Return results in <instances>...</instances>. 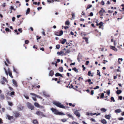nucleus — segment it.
I'll list each match as a JSON object with an SVG mask.
<instances>
[{
	"label": "nucleus",
	"instance_id": "obj_60",
	"mask_svg": "<svg viewBox=\"0 0 124 124\" xmlns=\"http://www.w3.org/2000/svg\"><path fill=\"white\" fill-rule=\"evenodd\" d=\"M82 67H83V70H84H84L85 69V67L83 65L82 66Z\"/></svg>",
	"mask_w": 124,
	"mask_h": 124
},
{
	"label": "nucleus",
	"instance_id": "obj_50",
	"mask_svg": "<svg viewBox=\"0 0 124 124\" xmlns=\"http://www.w3.org/2000/svg\"><path fill=\"white\" fill-rule=\"evenodd\" d=\"M107 94L108 95H109L110 93V90H109L108 91H107Z\"/></svg>",
	"mask_w": 124,
	"mask_h": 124
},
{
	"label": "nucleus",
	"instance_id": "obj_38",
	"mask_svg": "<svg viewBox=\"0 0 124 124\" xmlns=\"http://www.w3.org/2000/svg\"><path fill=\"white\" fill-rule=\"evenodd\" d=\"M15 93V92H12L10 93V96H12V95H14Z\"/></svg>",
	"mask_w": 124,
	"mask_h": 124
},
{
	"label": "nucleus",
	"instance_id": "obj_32",
	"mask_svg": "<svg viewBox=\"0 0 124 124\" xmlns=\"http://www.w3.org/2000/svg\"><path fill=\"white\" fill-rule=\"evenodd\" d=\"M67 116L70 117L72 119H74V118L70 114H68L67 115Z\"/></svg>",
	"mask_w": 124,
	"mask_h": 124
},
{
	"label": "nucleus",
	"instance_id": "obj_27",
	"mask_svg": "<svg viewBox=\"0 0 124 124\" xmlns=\"http://www.w3.org/2000/svg\"><path fill=\"white\" fill-rule=\"evenodd\" d=\"M59 70L60 71L62 72L63 71V68L62 67H60L59 68Z\"/></svg>",
	"mask_w": 124,
	"mask_h": 124
},
{
	"label": "nucleus",
	"instance_id": "obj_54",
	"mask_svg": "<svg viewBox=\"0 0 124 124\" xmlns=\"http://www.w3.org/2000/svg\"><path fill=\"white\" fill-rule=\"evenodd\" d=\"M36 97H37V98H39L40 99H42V97H41L40 96L38 95H37Z\"/></svg>",
	"mask_w": 124,
	"mask_h": 124
},
{
	"label": "nucleus",
	"instance_id": "obj_36",
	"mask_svg": "<svg viewBox=\"0 0 124 124\" xmlns=\"http://www.w3.org/2000/svg\"><path fill=\"white\" fill-rule=\"evenodd\" d=\"M1 98V99H3L4 98V95L1 94L0 96Z\"/></svg>",
	"mask_w": 124,
	"mask_h": 124
},
{
	"label": "nucleus",
	"instance_id": "obj_10",
	"mask_svg": "<svg viewBox=\"0 0 124 124\" xmlns=\"http://www.w3.org/2000/svg\"><path fill=\"white\" fill-rule=\"evenodd\" d=\"M110 48L111 49H112L113 50H114L116 52L117 51V49L115 47L111 46H110Z\"/></svg>",
	"mask_w": 124,
	"mask_h": 124
},
{
	"label": "nucleus",
	"instance_id": "obj_58",
	"mask_svg": "<svg viewBox=\"0 0 124 124\" xmlns=\"http://www.w3.org/2000/svg\"><path fill=\"white\" fill-rule=\"evenodd\" d=\"M73 17H74L75 16V14L73 13H72L71 14Z\"/></svg>",
	"mask_w": 124,
	"mask_h": 124
},
{
	"label": "nucleus",
	"instance_id": "obj_52",
	"mask_svg": "<svg viewBox=\"0 0 124 124\" xmlns=\"http://www.w3.org/2000/svg\"><path fill=\"white\" fill-rule=\"evenodd\" d=\"M72 124H79L77 122L74 121V122H72Z\"/></svg>",
	"mask_w": 124,
	"mask_h": 124
},
{
	"label": "nucleus",
	"instance_id": "obj_61",
	"mask_svg": "<svg viewBox=\"0 0 124 124\" xmlns=\"http://www.w3.org/2000/svg\"><path fill=\"white\" fill-rule=\"evenodd\" d=\"M100 26H102L103 25V23L102 22H101L99 23V24Z\"/></svg>",
	"mask_w": 124,
	"mask_h": 124
},
{
	"label": "nucleus",
	"instance_id": "obj_23",
	"mask_svg": "<svg viewBox=\"0 0 124 124\" xmlns=\"http://www.w3.org/2000/svg\"><path fill=\"white\" fill-rule=\"evenodd\" d=\"M30 8H28L27 10V11H26V15H27V14H28L30 12Z\"/></svg>",
	"mask_w": 124,
	"mask_h": 124
},
{
	"label": "nucleus",
	"instance_id": "obj_15",
	"mask_svg": "<svg viewBox=\"0 0 124 124\" xmlns=\"http://www.w3.org/2000/svg\"><path fill=\"white\" fill-rule=\"evenodd\" d=\"M15 115V116L16 117L18 116L19 115V114L18 112H15L14 113Z\"/></svg>",
	"mask_w": 124,
	"mask_h": 124
},
{
	"label": "nucleus",
	"instance_id": "obj_25",
	"mask_svg": "<svg viewBox=\"0 0 124 124\" xmlns=\"http://www.w3.org/2000/svg\"><path fill=\"white\" fill-rule=\"evenodd\" d=\"M63 31H60V33L59 35H56L57 36H61L63 34Z\"/></svg>",
	"mask_w": 124,
	"mask_h": 124
},
{
	"label": "nucleus",
	"instance_id": "obj_53",
	"mask_svg": "<svg viewBox=\"0 0 124 124\" xmlns=\"http://www.w3.org/2000/svg\"><path fill=\"white\" fill-rule=\"evenodd\" d=\"M18 31L19 32H20L21 33H22V29L21 28H20L19 29H18Z\"/></svg>",
	"mask_w": 124,
	"mask_h": 124
},
{
	"label": "nucleus",
	"instance_id": "obj_59",
	"mask_svg": "<svg viewBox=\"0 0 124 124\" xmlns=\"http://www.w3.org/2000/svg\"><path fill=\"white\" fill-rule=\"evenodd\" d=\"M101 4L103 5H104V2L102 1L101 2Z\"/></svg>",
	"mask_w": 124,
	"mask_h": 124
},
{
	"label": "nucleus",
	"instance_id": "obj_45",
	"mask_svg": "<svg viewBox=\"0 0 124 124\" xmlns=\"http://www.w3.org/2000/svg\"><path fill=\"white\" fill-rule=\"evenodd\" d=\"M56 47L57 49H59L60 47V46L59 45H57L56 46Z\"/></svg>",
	"mask_w": 124,
	"mask_h": 124
},
{
	"label": "nucleus",
	"instance_id": "obj_64",
	"mask_svg": "<svg viewBox=\"0 0 124 124\" xmlns=\"http://www.w3.org/2000/svg\"><path fill=\"white\" fill-rule=\"evenodd\" d=\"M15 17H13L12 18V21H13V22H14L15 21Z\"/></svg>",
	"mask_w": 124,
	"mask_h": 124
},
{
	"label": "nucleus",
	"instance_id": "obj_11",
	"mask_svg": "<svg viewBox=\"0 0 124 124\" xmlns=\"http://www.w3.org/2000/svg\"><path fill=\"white\" fill-rule=\"evenodd\" d=\"M111 117L110 115H106L105 116V117L106 118L108 119H109Z\"/></svg>",
	"mask_w": 124,
	"mask_h": 124
},
{
	"label": "nucleus",
	"instance_id": "obj_33",
	"mask_svg": "<svg viewBox=\"0 0 124 124\" xmlns=\"http://www.w3.org/2000/svg\"><path fill=\"white\" fill-rule=\"evenodd\" d=\"M13 71L14 72H15L16 73L18 74V72L17 71V70L15 69L14 67H13Z\"/></svg>",
	"mask_w": 124,
	"mask_h": 124
},
{
	"label": "nucleus",
	"instance_id": "obj_7",
	"mask_svg": "<svg viewBox=\"0 0 124 124\" xmlns=\"http://www.w3.org/2000/svg\"><path fill=\"white\" fill-rule=\"evenodd\" d=\"M34 106L38 108H43V107L42 106H40V105L37 103L35 102L34 104Z\"/></svg>",
	"mask_w": 124,
	"mask_h": 124
},
{
	"label": "nucleus",
	"instance_id": "obj_24",
	"mask_svg": "<svg viewBox=\"0 0 124 124\" xmlns=\"http://www.w3.org/2000/svg\"><path fill=\"white\" fill-rule=\"evenodd\" d=\"M88 75L89 76H91L92 77H93V75L92 74V73H91V72L90 71H88Z\"/></svg>",
	"mask_w": 124,
	"mask_h": 124
},
{
	"label": "nucleus",
	"instance_id": "obj_51",
	"mask_svg": "<svg viewBox=\"0 0 124 124\" xmlns=\"http://www.w3.org/2000/svg\"><path fill=\"white\" fill-rule=\"evenodd\" d=\"M29 42V41L28 40H25V43L26 44H27Z\"/></svg>",
	"mask_w": 124,
	"mask_h": 124
},
{
	"label": "nucleus",
	"instance_id": "obj_19",
	"mask_svg": "<svg viewBox=\"0 0 124 124\" xmlns=\"http://www.w3.org/2000/svg\"><path fill=\"white\" fill-rule=\"evenodd\" d=\"M34 124H38L37 121L36 120H34L33 121Z\"/></svg>",
	"mask_w": 124,
	"mask_h": 124
},
{
	"label": "nucleus",
	"instance_id": "obj_29",
	"mask_svg": "<svg viewBox=\"0 0 124 124\" xmlns=\"http://www.w3.org/2000/svg\"><path fill=\"white\" fill-rule=\"evenodd\" d=\"M66 40L65 39H63L61 42V43L62 44H64L66 41Z\"/></svg>",
	"mask_w": 124,
	"mask_h": 124
},
{
	"label": "nucleus",
	"instance_id": "obj_46",
	"mask_svg": "<svg viewBox=\"0 0 124 124\" xmlns=\"http://www.w3.org/2000/svg\"><path fill=\"white\" fill-rule=\"evenodd\" d=\"M104 96V94L103 93H102L101 95V98H103Z\"/></svg>",
	"mask_w": 124,
	"mask_h": 124
},
{
	"label": "nucleus",
	"instance_id": "obj_63",
	"mask_svg": "<svg viewBox=\"0 0 124 124\" xmlns=\"http://www.w3.org/2000/svg\"><path fill=\"white\" fill-rule=\"evenodd\" d=\"M10 9H11V11L13 9V7L12 6H11L10 7Z\"/></svg>",
	"mask_w": 124,
	"mask_h": 124
},
{
	"label": "nucleus",
	"instance_id": "obj_8",
	"mask_svg": "<svg viewBox=\"0 0 124 124\" xmlns=\"http://www.w3.org/2000/svg\"><path fill=\"white\" fill-rule=\"evenodd\" d=\"M42 93H43L44 95L46 97H49L50 96V95L48 94L47 93L46 91H43L42 92Z\"/></svg>",
	"mask_w": 124,
	"mask_h": 124
},
{
	"label": "nucleus",
	"instance_id": "obj_1",
	"mask_svg": "<svg viewBox=\"0 0 124 124\" xmlns=\"http://www.w3.org/2000/svg\"><path fill=\"white\" fill-rule=\"evenodd\" d=\"M53 103L55 105L60 108H65V107L59 102L54 101H53Z\"/></svg>",
	"mask_w": 124,
	"mask_h": 124
},
{
	"label": "nucleus",
	"instance_id": "obj_21",
	"mask_svg": "<svg viewBox=\"0 0 124 124\" xmlns=\"http://www.w3.org/2000/svg\"><path fill=\"white\" fill-rule=\"evenodd\" d=\"M122 92V91L120 90H118L116 92V93L117 94H119Z\"/></svg>",
	"mask_w": 124,
	"mask_h": 124
},
{
	"label": "nucleus",
	"instance_id": "obj_48",
	"mask_svg": "<svg viewBox=\"0 0 124 124\" xmlns=\"http://www.w3.org/2000/svg\"><path fill=\"white\" fill-rule=\"evenodd\" d=\"M121 60V61H123V59L122 58H118V61L119 62V63L121 64V63L120 62H119V60Z\"/></svg>",
	"mask_w": 124,
	"mask_h": 124
},
{
	"label": "nucleus",
	"instance_id": "obj_30",
	"mask_svg": "<svg viewBox=\"0 0 124 124\" xmlns=\"http://www.w3.org/2000/svg\"><path fill=\"white\" fill-rule=\"evenodd\" d=\"M70 23L69 21H67L65 22V24L69 25L70 24Z\"/></svg>",
	"mask_w": 124,
	"mask_h": 124
},
{
	"label": "nucleus",
	"instance_id": "obj_22",
	"mask_svg": "<svg viewBox=\"0 0 124 124\" xmlns=\"http://www.w3.org/2000/svg\"><path fill=\"white\" fill-rule=\"evenodd\" d=\"M83 39L85 40V41L87 43H88V39L86 37H83Z\"/></svg>",
	"mask_w": 124,
	"mask_h": 124
},
{
	"label": "nucleus",
	"instance_id": "obj_31",
	"mask_svg": "<svg viewBox=\"0 0 124 124\" xmlns=\"http://www.w3.org/2000/svg\"><path fill=\"white\" fill-rule=\"evenodd\" d=\"M63 53L62 51H61L60 52H58L57 53V54L59 55H61Z\"/></svg>",
	"mask_w": 124,
	"mask_h": 124
},
{
	"label": "nucleus",
	"instance_id": "obj_2",
	"mask_svg": "<svg viewBox=\"0 0 124 124\" xmlns=\"http://www.w3.org/2000/svg\"><path fill=\"white\" fill-rule=\"evenodd\" d=\"M51 109L53 112L56 115H65V114L62 112H59L57 110L53 108H51Z\"/></svg>",
	"mask_w": 124,
	"mask_h": 124
},
{
	"label": "nucleus",
	"instance_id": "obj_14",
	"mask_svg": "<svg viewBox=\"0 0 124 124\" xmlns=\"http://www.w3.org/2000/svg\"><path fill=\"white\" fill-rule=\"evenodd\" d=\"M55 76H60L61 77H62V75L59 73H56L55 74Z\"/></svg>",
	"mask_w": 124,
	"mask_h": 124
},
{
	"label": "nucleus",
	"instance_id": "obj_5",
	"mask_svg": "<svg viewBox=\"0 0 124 124\" xmlns=\"http://www.w3.org/2000/svg\"><path fill=\"white\" fill-rule=\"evenodd\" d=\"M78 110H76L74 111V113L79 118L80 117V113L78 112Z\"/></svg>",
	"mask_w": 124,
	"mask_h": 124
},
{
	"label": "nucleus",
	"instance_id": "obj_3",
	"mask_svg": "<svg viewBox=\"0 0 124 124\" xmlns=\"http://www.w3.org/2000/svg\"><path fill=\"white\" fill-rule=\"evenodd\" d=\"M4 69L5 71V73L7 75V76H8V73L9 75V76L12 78H13V76L12 75V73L11 71L10 70L9 68L8 69V70L7 71L6 69L4 68Z\"/></svg>",
	"mask_w": 124,
	"mask_h": 124
},
{
	"label": "nucleus",
	"instance_id": "obj_16",
	"mask_svg": "<svg viewBox=\"0 0 124 124\" xmlns=\"http://www.w3.org/2000/svg\"><path fill=\"white\" fill-rule=\"evenodd\" d=\"M54 74V72L52 70H51L50 71L49 75L50 76H52Z\"/></svg>",
	"mask_w": 124,
	"mask_h": 124
},
{
	"label": "nucleus",
	"instance_id": "obj_20",
	"mask_svg": "<svg viewBox=\"0 0 124 124\" xmlns=\"http://www.w3.org/2000/svg\"><path fill=\"white\" fill-rule=\"evenodd\" d=\"M101 111L103 112H105L106 111V109L104 108H102L101 109Z\"/></svg>",
	"mask_w": 124,
	"mask_h": 124
},
{
	"label": "nucleus",
	"instance_id": "obj_42",
	"mask_svg": "<svg viewBox=\"0 0 124 124\" xmlns=\"http://www.w3.org/2000/svg\"><path fill=\"white\" fill-rule=\"evenodd\" d=\"M81 58V56L79 55L78 56V58H77V59L78 61V62H79L80 61V59Z\"/></svg>",
	"mask_w": 124,
	"mask_h": 124
},
{
	"label": "nucleus",
	"instance_id": "obj_40",
	"mask_svg": "<svg viewBox=\"0 0 124 124\" xmlns=\"http://www.w3.org/2000/svg\"><path fill=\"white\" fill-rule=\"evenodd\" d=\"M63 122H65L67 121V120L65 119H62L61 120Z\"/></svg>",
	"mask_w": 124,
	"mask_h": 124
},
{
	"label": "nucleus",
	"instance_id": "obj_39",
	"mask_svg": "<svg viewBox=\"0 0 124 124\" xmlns=\"http://www.w3.org/2000/svg\"><path fill=\"white\" fill-rule=\"evenodd\" d=\"M8 105L10 106H12L13 105V104L12 103L10 102H8Z\"/></svg>",
	"mask_w": 124,
	"mask_h": 124
},
{
	"label": "nucleus",
	"instance_id": "obj_44",
	"mask_svg": "<svg viewBox=\"0 0 124 124\" xmlns=\"http://www.w3.org/2000/svg\"><path fill=\"white\" fill-rule=\"evenodd\" d=\"M23 107H19L18 108V109L19 110H21L23 109Z\"/></svg>",
	"mask_w": 124,
	"mask_h": 124
},
{
	"label": "nucleus",
	"instance_id": "obj_55",
	"mask_svg": "<svg viewBox=\"0 0 124 124\" xmlns=\"http://www.w3.org/2000/svg\"><path fill=\"white\" fill-rule=\"evenodd\" d=\"M94 94V91L93 90H92L91 91V94L93 95Z\"/></svg>",
	"mask_w": 124,
	"mask_h": 124
},
{
	"label": "nucleus",
	"instance_id": "obj_35",
	"mask_svg": "<svg viewBox=\"0 0 124 124\" xmlns=\"http://www.w3.org/2000/svg\"><path fill=\"white\" fill-rule=\"evenodd\" d=\"M30 94L31 95L35 97H36V96L37 95H36V94L32 93H30Z\"/></svg>",
	"mask_w": 124,
	"mask_h": 124
},
{
	"label": "nucleus",
	"instance_id": "obj_4",
	"mask_svg": "<svg viewBox=\"0 0 124 124\" xmlns=\"http://www.w3.org/2000/svg\"><path fill=\"white\" fill-rule=\"evenodd\" d=\"M27 106L29 109L31 110L34 109V107L33 105H32L30 103L28 102L27 103Z\"/></svg>",
	"mask_w": 124,
	"mask_h": 124
},
{
	"label": "nucleus",
	"instance_id": "obj_12",
	"mask_svg": "<svg viewBox=\"0 0 124 124\" xmlns=\"http://www.w3.org/2000/svg\"><path fill=\"white\" fill-rule=\"evenodd\" d=\"M101 122L103 124H106L107 123L106 121L104 119H102L101 120Z\"/></svg>",
	"mask_w": 124,
	"mask_h": 124
},
{
	"label": "nucleus",
	"instance_id": "obj_49",
	"mask_svg": "<svg viewBox=\"0 0 124 124\" xmlns=\"http://www.w3.org/2000/svg\"><path fill=\"white\" fill-rule=\"evenodd\" d=\"M100 113H99L98 114H97L96 113H94L93 114V115H96V116H97L98 115H100Z\"/></svg>",
	"mask_w": 124,
	"mask_h": 124
},
{
	"label": "nucleus",
	"instance_id": "obj_9",
	"mask_svg": "<svg viewBox=\"0 0 124 124\" xmlns=\"http://www.w3.org/2000/svg\"><path fill=\"white\" fill-rule=\"evenodd\" d=\"M105 12V10H104L102 8L100 12V15L101 16H102L103 14V13Z\"/></svg>",
	"mask_w": 124,
	"mask_h": 124
},
{
	"label": "nucleus",
	"instance_id": "obj_28",
	"mask_svg": "<svg viewBox=\"0 0 124 124\" xmlns=\"http://www.w3.org/2000/svg\"><path fill=\"white\" fill-rule=\"evenodd\" d=\"M92 5H88L86 8V10H87V9H88L90 8L91 7H92Z\"/></svg>",
	"mask_w": 124,
	"mask_h": 124
},
{
	"label": "nucleus",
	"instance_id": "obj_43",
	"mask_svg": "<svg viewBox=\"0 0 124 124\" xmlns=\"http://www.w3.org/2000/svg\"><path fill=\"white\" fill-rule=\"evenodd\" d=\"M2 79L3 80L5 81V82H7V80L4 77H3V78H2Z\"/></svg>",
	"mask_w": 124,
	"mask_h": 124
},
{
	"label": "nucleus",
	"instance_id": "obj_47",
	"mask_svg": "<svg viewBox=\"0 0 124 124\" xmlns=\"http://www.w3.org/2000/svg\"><path fill=\"white\" fill-rule=\"evenodd\" d=\"M5 30L6 31H8L9 32L10 31V30L8 28H7L5 29Z\"/></svg>",
	"mask_w": 124,
	"mask_h": 124
},
{
	"label": "nucleus",
	"instance_id": "obj_34",
	"mask_svg": "<svg viewBox=\"0 0 124 124\" xmlns=\"http://www.w3.org/2000/svg\"><path fill=\"white\" fill-rule=\"evenodd\" d=\"M47 1L48 2H49L50 3H52L54 2V0H47Z\"/></svg>",
	"mask_w": 124,
	"mask_h": 124
},
{
	"label": "nucleus",
	"instance_id": "obj_26",
	"mask_svg": "<svg viewBox=\"0 0 124 124\" xmlns=\"http://www.w3.org/2000/svg\"><path fill=\"white\" fill-rule=\"evenodd\" d=\"M72 70L76 72H78V70L76 68H73Z\"/></svg>",
	"mask_w": 124,
	"mask_h": 124
},
{
	"label": "nucleus",
	"instance_id": "obj_37",
	"mask_svg": "<svg viewBox=\"0 0 124 124\" xmlns=\"http://www.w3.org/2000/svg\"><path fill=\"white\" fill-rule=\"evenodd\" d=\"M111 99L112 101H113V102H115V100L113 97H111Z\"/></svg>",
	"mask_w": 124,
	"mask_h": 124
},
{
	"label": "nucleus",
	"instance_id": "obj_18",
	"mask_svg": "<svg viewBox=\"0 0 124 124\" xmlns=\"http://www.w3.org/2000/svg\"><path fill=\"white\" fill-rule=\"evenodd\" d=\"M13 84L15 85L16 86H17V85L16 81L14 80H13Z\"/></svg>",
	"mask_w": 124,
	"mask_h": 124
},
{
	"label": "nucleus",
	"instance_id": "obj_13",
	"mask_svg": "<svg viewBox=\"0 0 124 124\" xmlns=\"http://www.w3.org/2000/svg\"><path fill=\"white\" fill-rule=\"evenodd\" d=\"M7 117L8 118L9 120H11L12 119H13V117L12 116H10L8 115H7Z\"/></svg>",
	"mask_w": 124,
	"mask_h": 124
},
{
	"label": "nucleus",
	"instance_id": "obj_6",
	"mask_svg": "<svg viewBox=\"0 0 124 124\" xmlns=\"http://www.w3.org/2000/svg\"><path fill=\"white\" fill-rule=\"evenodd\" d=\"M36 114L38 116H45L43 114L42 112L39 111H38L36 112Z\"/></svg>",
	"mask_w": 124,
	"mask_h": 124
},
{
	"label": "nucleus",
	"instance_id": "obj_57",
	"mask_svg": "<svg viewBox=\"0 0 124 124\" xmlns=\"http://www.w3.org/2000/svg\"><path fill=\"white\" fill-rule=\"evenodd\" d=\"M99 87L98 86H96L94 88V89L95 90L97 89H98L99 88Z\"/></svg>",
	"mask_w": 124,
	"mask_h": 124
},
{
	"label": "nucleus",
	"instance_id": "obj_56",
	"mask_svg": "<svg viewBox=\"0 0 124 124\" xmlns=\"http://www.w3.org/2000/svg\"><path fill=\"white\" fill-rule=\"evenodd\" d=\"M118 120H122L124 119V118L122 117L119 118H118Z\"/></svg>",
	"mask_w": 124,
	"mask_h": 124
},
{
	"label": "nucleus",
	"instance_id": "obj_41",
	"mask_svg": "<svg viewBox=\"0 0 124 124\" xmlns=\"http://www.w3.org/2000/svg\"><path fill=\"white\" fill-rule=\"evenodd\" d=\"M97 75H99V76L100 77L101 76V75L100 74V72L99 71V70H97Z\"/></svg>",
	"mask_w": 124,
	"mask_h": 124
},
{
	"label": "nucleus",
	"instance_id": "obj_17",
	"mask_svg": "<svg viewBox=\"0 0 124 124\" xmlns=\"http://www.w3.org/2000/svg\"><path fill=\"white\" fill-rule=\"evenodd\" d=\"M121 111L120 109H117L115 110V112L116 113H120Z\"/></svg>",
	"mask_w": 124,
	"mask_h": 124
},
{
	"label": "nucleus",
	"instance_id": "obj_62",
	"mask_svg": "<svg viewBox=\"0 0 124 124\" xmlns=\"http://www.w3.org/2000/svg\"><path fill=\"white\" fill-rule=\"evenodd\" d=\"M32 98L34 101H36V98L33 97H32Z\"/></svg>",
	"mask_w": 124,
	"mask_h": 124
}]
</instances>
